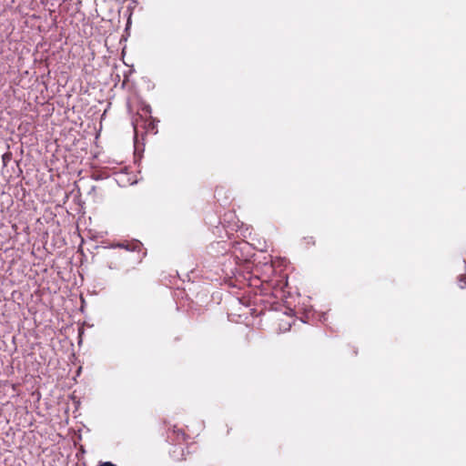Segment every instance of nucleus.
I'll return each mask as SVG.
<instances>
[{
	"mask_svg": "<svg viewBox=\"0 0 466 466\" xmlns=\"http://www.w3.org/2000/svg\"><path fill=\"white\" fill-rule=\"evenodd\" d=\"M189 436L184 431L183 429L177 426H173L168 430L167 441L171 445L168 450L170 458L176 462H181L187 460L189 451H186L183 444L187 442Z\"/></svg>",
	"mask_w": 466,
	"mask_h": 466,
	"instance_id": "f257e3e1",
	"label": "nucleus"
},
{
	"mask_svg": "<svg viewBox=\"0 0 466 466\" xmlns=\"http://www.w3.org/2000/svg\"><path fill=\"white\" fill-rule=\"evenodd\" d=\"M12 154L10 152L5 153L2 156V160L4 165L5 166L11 160Z\"/></svg>",
	"mask_w": 466,
	"mask_h": 466,
	"instance_id": "f03ea898",
	"label": "nucleus"
},
{
	"mask_svg": "<svg viewBox=\"0 0 466 466\" xmlns=\"http://www.w3.org/2000/svg\"><path fill=\"white\" fill-rule=\"evenodd\" d=\"M459 281H460V287L461 289L466 288V275H461Z\"/></svg>",
	"mask_w": 466,
	"mask_h": 466,
	"instance_id": "7ed1b4c3",
	"label": "nucleus"
},
{
	"mask_svg": "<svg viewBox=\"0 0 466 466\" xmlns=\"http://www.w3.org/2000/svg\"><path fill=\"white\" fill-rule=\"evenodd\" d=\"M97 466H116V465L110 461H105V462H100Z\"/></svg>",
	"mask_w": 466,
	"mask_h": 466,
	"instance_id": "20e7f679",
	"label": "nucleus"
},
{
	"mask_svg": "<svg viewBox=\"0 0 466 466\" xmlns=\"http://www.w3.org/2000/svg\"><path fill=\"white\" fill-rule=\"evenodd\" d=\"M306 239H309L308 243L315 244V241L313 240L312 237L307 238Z\"/></svg>",
	"mask_w": 466,
	"mask_h": 466,
	"instance_id": "39448f33",
	"label": "nucleus"
},
{
	"mask_svg": "<svg viewBox=\"0 0 466 466\" xmlns=\"http://www.w3.org/2000/svg\"><path fill=\"white\" fill-rule=\"evenodd\" d=\"M147 129L151 128V129H154V124L150 121L148 123V127H147Z\"/></svg>",
	"mask_w": 466,
	"mask_h": 466,
	"instance_id": "423d86ee",
	"label": "nucleus"
},
{
	"mask_svg": "<svg viewBox=\"0 0 466 466\" xmlns=\"http://www.w3.org/2000/svg\"><path fill=\"white\" fill-rule=\"evenodd\" d=\"M136 122H137V119L136 120ZM137 123H136L135 126H134L135 131L137 130Z\"/></svg>",
	"mask_w": 466,
	"mask_h": 466,
	"instance_id": "0eeeda50",
	"label": "nucleus"
}]
</instances>
